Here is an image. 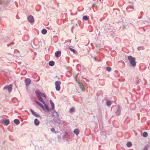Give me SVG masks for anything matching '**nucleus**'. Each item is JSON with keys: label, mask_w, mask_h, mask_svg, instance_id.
<instances>
[{"label": "nucleus", "mask_w": 150, "mask_h": 150, "mask_svg": "<svg viewBox=\"0 0 150 150\" xmlns=\"http://www.w3.org/2000/svg\"><path fill=\"white\" fill-rule=\"evenodd\" d=\"M50 104L52 106L51 109L52 110H54V105L52 101L51 100H50Z\"/></svg>", "instance_id": "nucleus-14"}, {"label": "nucleus", "mask_w": 150, "mask_h": 150, "mask_svg": "<svg viewBox=\"0 0 150 150\" xmlns=\"http://www.w3.org/2000/svg\"><path fill=\"white\" fill-rule=\"evenodd\" d=\"M28 21L31 23L33 22L34 21L33 17L31 15L28 18Z\"/></svg>", "instance_id": "nucleus-8"}, {"label": "nucleus", "mask_w": 150, "mask_h": 150, "mask_svg": "<svg viewBox=\"0 0 150 150\" xmlns=\"http://www.w3.org/2000/svg\"><path fill=\"white\" fill-rule=\"evenodd\" d=\"M61 53V52L60 51H57L55 54V56L57 57H59Z\"/></svg>", "instance_id": "nucleus-11"}, {"label": "nucleus", "mask_w": 150, "mask_h": 150, "mask_svg": "<svg viewBox=\"0 0 150 150\" xmlns=\"http://www.w3.org/2000/svg\"><path fill=\"white\" fill-rule=\"evenodd\" d=\"M69 49L74 54H76V51L75 50L70 47L69 48Z\"/></svg>", "instance_id": "nucleus-20"}, {"label": "nucleus", "mask_w": 150, "mask_h": 150, "mask_svg": "<svg viewBox=\"0 0 150 150\" xmlns=\"http://www.w3.org/2000/svg\"><path fill=\"white\" fill-rule=\"evenodd\" d=\"M127 146L128 147H130L132 146V144L130 142H128L127 144Z\"/></svg>", "instance_id": "nucleus-21"}, {"label": "nucleus", "mask_w": 150, "mask_h": 150, "mask_svg": "<svg viewBox=\"0 0 150 150\" xmlns=\"http://www.w3.org/2000/svg\"><path fill=\"white\" fill-rule=\"evenodd\" d=\"M111 101H110L108 100L106 102V104L108 106H110L111 104Z\"/></svg>", "instance_id": "nucleus-24"}, {"label": "nucleus", "mask_w": 150, "mask_h": 150, "mask_svg": "<svg viewBox=\"0 0 150 150\" xmlns=\"http://www.w3.org/2000/svg\"><path fill=\"white\" fill-rule=\"evenodd\" d=\"M120 108L119 105H118L117 107V110L116 111V113L118 115H119L120 114Z\"/></svg>", "instance_id": "nucleus-9"}, {"label": "nucleus", "mask_w": 150, "mask_h": 150, "mask_svg": "<svg viewBox=\"0 0 150 150\" xmlns=\"http://www.w3.org/2000/svg\"><path fill=\"white\" fill-rule=\"evenodd\" d=\"M35 103H37L39 105L41 108L44 110H45V108H44V107L43 105L41 103H40L38 101H35Z\"/></svg>", "instance_id": "nucleus-10"}, {"label": "nucleus", "mask_w": 150, "mask_h": 150, "mask_svg": "<svg viewBox=\"0 0 150 150\" xmlns=\"http://www.w3.org/2000/svg\"><path fill=\"white\" fill-rule=\"evenodd\" d=\"M139 18L140 19V18H141V17H139Z\"/></svg>", "instance_id": "nucleus-32"}, {"label": "nucleus", "mask_w": 150, "mask_h": 150, "mask_svg": "<svg viewBox=\"0 0 150 150\" xmlns=\"http://www.w3.org/2000/svg\"><path fill=\"white\" fill-rule=\"evenodd\" d=\"M43 104L44 105L45 108V109L49 111V107H48V106H47V105L45 103V104Z\"/></svg>", "instance_id": "nucleus-22"}, {"label": "nucleus", "mask_w": 150, "mask_h": 150, "mask_svg": "<svg viewBox=\"0 0 150 150\" xmlns=\"http://www.w3.org/2000/svg\"><path fill=\"white\" fill-rule=\"evenodd\" d=\"M88 18V17L87 16H84L83 17V20L86 21L87 20Z\"/></svg>", "instance_id": "nucleus-25"}, {"label": "nucleus", "mask_w": 150, "mask_h": 150, "mask_svg": "<svg viewBox=\"0 0 150 150\" xmlns=\"http://www.w3.org/2000/svg\"><path fill=\"white\" fill-rule=\"evenodd\" d=\"M76 81L78 83L79 86L80 88H81L82 91H84L85 90V89L84 88V86H83V84L82 83H80L78 81L77 79H76Z\"/></svg>", "instance_id": "nucleus-7"}, {"label": "nucleus", "mask_w": 150, "mask_h": 150, "mask_svg": "<svg viewBox=\"0 0 150 150\" xmlns=\"http://www.w3.org/2000/svg\"><path fill=\"white\" fill-rule=\"evenodd\" d=\"M30 111L32 113V114L34 116H35L36 117H39L40 116L36 114L35 112L32 109L30 110Z\"/></svg>", "instance_id": "nucleus-13"}, {"label": "nucleus", "mask_w": 150, "mask_h": 150, "mask_svg": "<svg viewBox=\"0 0 150 150\" xmlns=\"http://www.w3.org/2000/svg\"><path fill=\"white\" fill-rule=\"evenodd\" d=\"M144 150H147V148H146V147H145V148H144Z\"/></svg>", "instance_id": "nucleus-30"}, {"label": "nucleus", "mask_w": 150, "mask_h": 150, "mask_svg": "<svg viewBox=\"0 0 150 150\" xmlns=\"http://www.w3.org/2000/svg\"><path fill=\"white\" fill-rule=\"evenodd\" d=\"M50 130L53 132L55 133L56 132L54 129L53 128H51Z\"/></svg>", "instance_id": "nucleus-28"}, {"label": "nucleus", "mask_w": 150, "mask_h": 150, "mask_svg": "<svg viewBox=\"0 0 150 150\" xmlns=\"http://www.w3.org/2000/svg\"><path fill=\"white\" fill-rule=\"evenodd\" d=\"M74 28V26H73V27H72V29H71V31H72V30H73V28Z\"/></svg>", "instance_id": "nucleus-31"}, {"label": "nucleus", "mask_w": 150, "mask_h": 150, "mask_svg": "<svg viewBox=\"0 0 150 150\" xmlns=\"http://www.w3.org/2000/svg\"><path fill=\"white\" fill-rule=\"evenodd\" d=\"M54 62L53 61H50L49 63V64L51 66H52L54 65Z\"/></svg>", "instance_id": "nucleus-19"}, {"label": "nucleus", "mask_w": 150, "mask_h": 150, "mask_svg": "<svg viewBox=\"0 0 150 150\" xmlns=\"http://www.w3.org/2000/svg\"><path fill=\"white\" fill-rule=\"evenodd\" d=\"M106 69L108 71H110L111 70V68L110 67H106Z\"/></svg>", "instance_id": "nucleus-26"}, {"label": "nucleus", "mask_w": 150, "mask_h": 150, "mask_svg": "<svg viewBox=\"0 0 150 150\" xmlns=\"http://www.w3.org/2000/svg\"><path fill=\"white\" fill-rule=\"evenodd\" d=\"M35 93L36 94L37 97L39 101L43 104H45V102L41 97L46 98V95L44 93L40 92L38 90H36L35 91Z\"/></svg>", "instance_id": "nucleus-1"}, {"label": "nucleus", "mask_w": 150, "mask_h": 150, "mask_svg": "<svg viewBox=\"0 0 150 150\" xmlns=\"http://www.w3.org/2000/svg\"><path fill=\"white\" fill-rule=\"evenodd\" d=\"M31 80L30 79L28 78L25 79V82L26 86H28L31 83Z\"/></svg>", "instance_id": "nucleus-6"}, {"label": "nucleus", "mask_w": 150, "mask_h": 150, "mask_svg": "<svg viewBox=\"0 0 150 150\" xmlns=\"http://www.w3.org/2000/svg\"><path fill=\"white\" fill-rule=\"evenodd\" d=\"M54 112L55 113V115H53V116H54L55 117L53 118V120L55 122L60 124L61 122V120L59 118V115L58 114L57 112L56 111H54Z\"/></svg>", "instance_id": "nucleus-3"}, {"label": "nucleus", "mask_w": 150, "mask_h": 150, "mask_svg": "<svg viewBox=\"0 0 150 150\" xmlns=\"http://www.w3.org/2000/svg\"><path fill=\"white\" fill-rule=\"evenodd\" d=\"M55 84L56 90L57 91H60V85L61 84V82L59 81H57L55 82Z\"/></svg>", "instance_id": "nucleus-4"}, {"label": "nucleus", "mask_w": 150, "mask_h": 150, "mask_svg": "<svg viewBox=\"0 0 150 150\" xmlns=\"http://www.w3.org/2000/svg\"><path fill=\"white\" fill-rule=\"evenodd\" d=\"M14 122L16 125H18L20 123V121L18 119H15L14 120Z\"/></svg>", "instance_id": "nucleus-17"}, {"label": "nucleus", "mask_w": 150, "mask_h": 150, "mask_svg": "<svg viewBox=\"0 0 150 150\" xmlns=\"http://www.w3.org/2000/svg\"><path fill=\"white\" fill-rule=\"evenodd\" d=\"M66 140L67 141L68 140V139L67 138Z\"/></svg>", "instance_id": "nucleus-33"}, {"label": "nucleus", "mask_w": 150, "mask_h": 150, "mask_svg": "<svg viewBox=\"0 0 150 150\" xmlns=\"http://www.w3.org/2000/svg\"><path fill=\"white\" fill-rule=\"evenodd\" d=\"M70 110L71 112H74V109L73 108H71L70 109Z\"/></svg>", "instance_id": "nucleus-29"}, {"label": "nucleus", "mask_w": 150, "mask_h": 150, "mask_svg": "<svg viewBox=\"0 0 150 150\" xmlns=\"http://www.w3.org/2000/svg\"><path fill=\"white\" fill-rule=\"evenodd\" d=\"M12 84H11L9 85H6L4 88V90H7L8 92H10L12 89Z\"/></svg>", "instance_id": "nucleus-5"}, {"label": "nucleus", "mask_w": 150, "mask_h": 150, "mask_svg": "<svg viewBox=\"0 0 150 150\" xmlns=\"http://www.w3.org/2000/svg\"><path fill=\"white\" fill-rule=\"evenodd\" d=\"M34 124L35 125L38 126L39 124V122L37 119H35L34 120Z\"/></svg>", "instance_id": "nucleus-15"}, {"label": "nucleus", "mask_w": 150, "mask_h": 150, "mask_svg": "<svg viewBox=\"0 0 150 150\" xmlns=\"http://www.w3.org/2000/svg\"><path fill=\"white\" fill-rule=\"evenodd\" d=\"M41 32L42 34L45 35L47 33V31L45 29H44L42 30Z\"/></svg>", "instance_id": "nucleus-18"}, {"label": "nucleus", "mask_w": 150, "mask_h": 150, "mask_svg": "<svg viewBox=\"0 0 150 150\" xmlns=\"http://www.w3.org/2000/svg\"><path fill=\"white\" fill-rule=\"evenodd\" d=\"M139 83V79H136V84L137 85Z\"/></svg>", "instance_id": "nucleus-27"}, {"label": "nucleus", "mask_w": 150, "mask_h": 150, "mask_svg": "<svg viewBox=\"0 0 150 150\" xmlns=\"http://www.w3.org/2000/svg\"><path fill=\"white\" fill-rule=\"evenodd\" d=\"M128 60L129 61L131 65L133 67H134L136 64L135 58L132 56H129L127 57Z\"/></svg>", "instance_id": "nucleus-2"}, {"label": "nucleus", "mask_w": 150, "mask_h": 150, "mask_svg": "<svg viewBox=\"0 0 150 150\" xmlns=\"http://www.w3.org/2000/svg\"><path fill=\"white\" fill-rule=\"evenodd\" d=\"M76 135H78L79 134V130L77 129H75L73 132Z\"/></svg>", "instance_id": "nucleus-16"}, {"label": "nucleus", "mask_w": 150, "mask_h": 150, "mask_svg": "<svg viewBox=\"0 0 150 150\" xmlns=\"http://www.w3.org/2000/svg\"><path fill=\"white\" fill-rule=\"evenodd\" d=\"M148 136V133L146 132H144L143 134V136L144 137H146Z\"/></svg>", "instance_id": "nucleus-23"}, {"label": "nucleus", "mask_w": 150, "mask_h": 150, "mask_svg": "<svg viewBox=\"0 0 150 150\" xmlns=\"http://www.w3.org/2000/svg\"><path fill=\"white\" fill-rule=\"evenodd\" d=\"M3 122L6 125H7L9 123V120L8 119H5L3 120Z\"/></svg>", "instance_id": "nucleus-12"}, {"label": "nucleus", "mask_w": 150, "mask_h": 150, "mask_svg": "<svg viewBox=\"0 0 150 150\" xmlns=\"http://www.w3.org/2000/svg\"><path fill=\"white\" fill-rule=\"evenodd\" d=\"M95 60L96 61V58H95Z\"/></svg>", "instance_id": "nucleus-34"}]
</instances>
